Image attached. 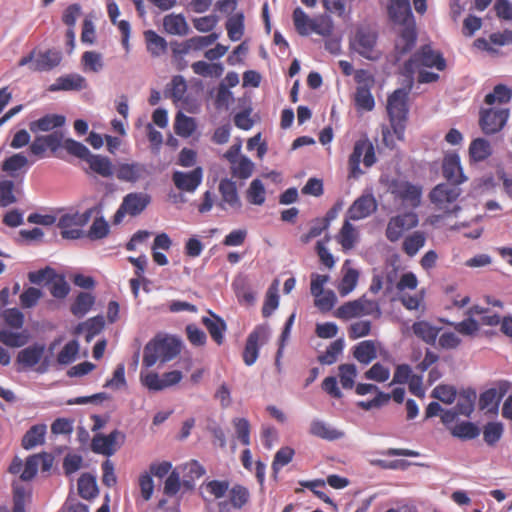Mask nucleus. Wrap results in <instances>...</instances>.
<instances>
[{
  "mask_svg": "<svg viewBox=\"0 0 512 512\" xmlns=\"http://www.w3.org/2000/svg\"><path fill=\"white\" fill-rule=\"evenodd\" d=\"M387 13L397 34L395 40L396 58L409 53L417 40L416 23L409 0H389Z\"/></svg>",
  "mask_w": 512,
  "mask_h": 512,
  "instance_id": "f257e3e1",
  "label": "nucleus"
},
{
  "mask_svg": "<svg viewBox=\"0 0 512 512\" xmlns=\"http://www.w3.org/2000/svg\"><path fill=\"white\" fill-rule=\"evenodd\" d=\"M181 351V343L174 337L156 338L144 348L142 363L152 367L157 361L162 363L174 359Z\"/></svg>",
  "mask_w": 512,
  "mask_h": 512,
  "instance_id": "f03ea898",
  "label": "nucleus"
},
{
  "mask_svg": "<svg viewBox=\"0 0 512 512\" xmlns=\"http://www.w3.org/2000/svg\"><path fill=\"white\" fill-rule=\"evenodd\" d=\"M408 92L405 89H396L387 100V112L393 134L397 140L404 139L408 115Z\"/></svg>",
  "mask_w": 512,
  "mask_h": 512,
  "instance_id": "7ed1b4c3",
  "label": "nucleus"
},
{
  "mask_svg": "<svg viewBox=\"0 0 512 512\" xmlns=\"http://www.w3.org/2000/svg\"><path fill=\"white\" fill-rule=\"evenodd\" d=\"M446 60L440 51H436L431 45L421 46L408 61L404 63V70L408 74H413L422 67L436 68L438 71L446 69Z\"/></svg>",
  "mask_w": 512,
  "mask_h": 512,
  "instance_id": "20e7f679",
  "label": "nucleus"
},
{
  "mask_svg": "<svg viewBox=\"0 0 512 512\" xmlns=\"http://www.w3.org/2000/svg\"><path fill=\"white\" fill-rule=\"evenodd\" d=\"M62 59V53L58 49L51 48L39 52L34 49L19 60L18 66L29 65V69L33 72H48L58 67Z\"/></svg>",
  "mask_w": 512,
  "mask_h": 512,
  "instance_id": "39448f33",
  "label": "nucleus"
},
{
  "mask_svg": "<svg viewBox=\"0 0 512 512\" xmlns=\"http://www.w3.org/2000/svg\"><path fill=\"white\" fill-rule=\"evenodd\" d=\"M461 192V188L455 184L440 183L431 190L429 198L438 210L450 214L460 210L456 201Z\"/></svg>",
  "mask_w": 512,
  "mask_h": 512,
  "instance_id": "423d86ee",
  "label": "nucleus"
},
{
  "mask_svg": "<svg viewBox=\"0 0 512 512\" xmlns=\"http://www.w3.org/2000/svg\"><path fill=\"white\" fill-rule=\"evenodd\" d=\"M362 155L365 167H371L376 162L375 149L368 138L359 139L354 144L348 161L350 178H358L363 173L360 169Z\"/></svg>",
  "mask_w": 512,
  "mask_h": 512,
  "instance_id": "0eeeda50",
  "label": "nucleus"
},
{
  "mask_svg": "<svg viewBox=\"0 0 512 512\" xmlns=\"http://www.w3.org/2000/svg\"><path fill=\"white\" fill-rule=\"evenodd\" d=\"M380 315L379 304L375 300H371L362 296L358 299L345 302L337 308L334 315L341 320H349L367 315Z\"/></svg>",
  "mask_w": 512,
  "mask_h": 512,
  "instance_id": "6e6552de",
  "label": "nucleus"
},
{
  "mask_svg": "<svg viewBox=\"0 0 512 512\" xmlns=\"http://www.w3.org/2000/svg\"><path fill=\"white\" fill-rule=\"evenodd\" d=\"M91 215V209L83 213L62 215L58 221V227L61 230V236L65 239L81 238L83 236L82 227H84L89 222Z\"/></svg>",
  "mask_w": 512,
  "mask_h": 512,
  "instance_id": "1a4fd4ad",
  "label": "nucleus"
},
{
  "mask_svg": "<svg viewBox=\"0 0 512 512\" xmlns=\"http://www.w3.org/2000/svg\"><path fill=\"white\" fill-rule=\"evenodd\" d=\"M509 118L508 108L481 109L479 113V125L483 133L492 135L501 131Z\"/></svg>",
  "mask_w": 512,
  "mask_h": 512,
  "instance_id": "9d476101",
  "label": "nucleus"
},
{
  "mask_svg": "<svg viewBox=\"0 0 512 512\" xmlns=\"http://www.w3.org/2000/svg\"><path fill=\"white\" fill-rule=\"evenodd\" d=\"M269 335L270 329L267 324L256 326L248 335L243 351V361L247 366L256 362L259 356V348L268 341Z\"/></svg>",
  "mask_w": 512,
  "mask_h": 512,
  "instance_id": "9b49d317",
  "label": "nucleus"
},
{
  "mask_svg": "<svg viewBox=\"0 0 512 512\" xmlns=\"http://www.w3.org/2000/svg\"><path fill=\"white\" fill-rule=\"evenodd\" d=\"M391 194L404 205L416 208L421 203L422 187L406 180H393L389 186Z\"/></svg>",
  "mask_w": 512,
  "mask_h": 512,
  "instance_id": "f8f14e48",
  "label": "nucleus"
},
{
  "mask_svg": "<svg viewBox=\"0 0 512 512\" xmlns=\"http://www.w3.org/2000/svg\"><path fill=\"white\" fill-rule=\"evenodd\" d=\"M419 219L416 213L406 212L389 219L385 231V236L390 242H397L403 236L405 231L418 226Z\"/></svg>",
  "mask_w": 512,
  "mask_h": 512,
  "instance_id": "ddd939ff",
  "label": "nucleus"
},
{
  "mask_svg": "<svg viewBox=\"0 0 512 512\" xmlns=\"http://www.w3.org/2000/svg\"><path fill=\"white\" fill-rule=\"evenodd\" d=\"M377 42V33L368 28H360L357 30L353 47L364 58L374 60L378 56L375 53V45Z\"/></svg>",
  "mask_w": 512,
  "mask_h": 512,
  "instance_id": "4468645a",
  "label": "nucleus"
},
{
  "mask_svg": "<svg viewBox=\"0 0 512 512\" xmlns=\"http://www.w3.org/2000/svg\"><path fill=\"white\" fill-rule=\"evenodd\" d=\"M203 180V169L196 167L192 171H174L172 181L175 187L182 192L194 193Z\"/></svg>",
  "mask_w": 512,
  "mask_h": 512,
  "instance_id": "2eb2a0df",
  "label": "nucleus"
},
{
  "mask_svg": "<svg viewBox=\"0 0 512 512\" xmlns=\"http://www.w3.org/2000/svg\"><path fill=\"white\" fill-rule=\"evenodd\" d=\"M508 383L500 382L499 388H490L482 392L479 397L478 407L485 413L496 414L503 396L508 391Z\"/></svg>",
  "mask_w": 512,
  "mask_h": 512,
  "instance_id": "dca6fc26",
  "label": "nucleus"
},
{
  "mask_svg": "<svg viewBox=\"0 0 512 512\" xmlns=\"http://www.w3.org/2000/svg\"><path fill=\"white\" fill-rule=\"evenodd\" d=\"M221 200L218 203L219 208L227 210L228 208L233 210H240L242 202L240 200L236 183L228 178L221 179L218 186Z\"/></svg>",
  "mask_w": 512,
  "mask_h": 512,
  "instance_id": "f3484780",
  "label": "nucleus"
},
{
  "mask_svg": "<svg viewBox=\"0 0 512 512\" xmlns=\"http://www.w3.org/2000/svg\"><path fill=\"white\" fill-rule=\"evenodd\" d=\"M292 18L295 29L301 36H307L311 32H315L323 36L330 33V29L323 30L317 21L310 18L300 7L294 9Z\"/></svg>",
  "mask_w": 512,
  "mask_h": 512,
  "instance_id": "a211bd4d",
  "label": "nucleus"
},
{
  "mask_svg": "<svg viewBox=\"0 0 512 512\" xmlns=\"http://www.w3.org/2000/svg\"><path fill=\"white\" fill-rule=\"evenodd\" d=\"M377 202L372 194H364L357 198L347 211L348 219L357 221L374 213Z\"/></svg>",
  "mask_w": 512,
  "mask_h": 512,
  "instance_id": "6ab92c4d",
  "label": "nucleus"
},
{
  "mask_svg": "<svg viewBox=\"0 0 512 512\" xmlns=\"http://www.w3.org/2000/svg\"><path fill=\"white\" fill-rule=\"evenodd\" d=\"M442 173L448 183L457 186L467 180L460 164V157L457 153H448L445 155L442 164Z\"/></svg>",
  "mask_w": 512,
  "mask_h": 512,
  "instance_id": "aec40b11",
  "label": "nucleus"
},
{
  "mask_svg": "<svg viewBox=\"0 0 512 512\" xmlns=\"http://www.w3.org/2000/svg\"><path fill=\"white\" fill-rule=\"evenodd\" d=\"M87 88L86 79L77 73L60 76L48 87V91H81Z\"/></svg>",
  "mask_w": 512,
  "mask_h": 512,
  "instance_id": "412c9836",
  "label": "nucleus"
},
{
  "mask_svg": "<svg viewBox=\"0 0 512 512\" xmlns=\"http://www.w3.org/2000/svg\"><path fill=\"white\" fill-rule=\"evenodd\" d=\"M121 437L125 438L118 430H114L108 435H96L91 443L92 450L95 453L111 456L115 453L117 447V439Z\"/></svg>",
  "mask_w": 512,
  "mask_h": 512,
  "instance_id": "4be33fe9",
  "label": "nucleus"
},
{
  "mask_svg": "<svg viewBox=\"0 0 512 512\" xmlns=\"http://www.w3.org/2000/svg\"><path fill=\"white\" fill-rule=\"evenodd\" d=\"M148 174L146 165L139 162L120 164L116 171V177L119 180L131 183L145 178Z\"/></svg>",
  "mask_w": 512,
  "mask_h": 512,
  "instance_id": "5701e85b",
  "label": "nucleus"
},
{
  "mask_svg": "<svg viewBox=\"0 0 512 512\" xmlns=\"http://www.w3.org/2000/svg\"><path fill=\"white\" fill-rule=\"evenodd\" d=\"M150 201L151 197L147 193L133 192L123 198L122 204L130 216H137L146 209Z\"/></svg>",
  "mask_w": 512,
  "mask_h": 512,
  "instance_id": "b1692460",
  "label": "nucleus"
},
{
  "mask_svg": "<svg viewBox=\"0 0 512 512\" xmlns=\"http://www.w3.org/2000/svg\"><path fill=\"white\" fill-rule=\"evenodd\" d=\"M209 314L210 317H202V324L208 330L213 341L221 345L224 342V333L227 329V325L225 321L215 313L209 311Z\"/></svg>",
  "mask_w": 512,
  "mask_h": 512,
  "instance_id": "393cba45",
  "label": "nucleus"
},
{
  "mask_svg": "<svg viewBox=\"0 0 512 512\" xmlns=\"http://www.w3.org/2000/svg\"><path fill=\"white\" fill-rule=\"evenodd\" d=\"M182 484L187 490H192L195 486V480L201 478L205 474V468L196 460H191L181 467Z\"/></svg>",
  "mask_w": 512,
  "mask_h": 512,
  "instance_id": "a878e982",
  "label": "nucleus"
},
{
  "mask_svg": "<svg viewBox=\"0 0 512 512\" xmlns=\"http://www.w3.org/2000/svg\"><path fill=\"white\" fill-rule=\"evenodd\" d=\"M45 352V345L35 343L21 350L17 355V363L25 368H31L38 364Z\"/></svg>",
  "mask_w": 512,
  "mask_h": 512,
  "instance_id": "bb28decb",
  "label": "nucleus"
},
{
  "mask_svg": "<svg viewBox=\"0 0 512 512\" xmlns=\"http://www.w3.org/2000/svg\"><path fill=\"white\" fill-rule=\"evenodd\" d=\"M163 28L167 34L185 36L189 33V25L182 14H168L163 18Z\"/></svg>",
  "mask_w": 512,
  "mask_h": 512,
  "instance_id": "cd10ccee",
  "label": "nucleus"
},
{
  "mask_svg": "<svg viewBox=\"0 0 512 512\" xmlns=\"http://www.w3.org/2000/svg\"><path fill=\"white\" fill-rule=\"evenodd\" d=\"M412 330L423 342L434 345L441 331V327H436L426 320H421L413 323Z\"/></svg>",
  "mask_w": 512,
  "mask_h": 512,
  "instance_id": "c85d7f7f",
  "label": "nucleus"
},
{
  "mask_svg": "<svg viewBox=\"0 0 512 512\" xmlns=\"http://www.w3.org/2000/svg\"><path fill=\"white\" fill-rule=\"evenodd\" d=\"M353 357L361 364L368 365L377 358V348L373 340H364L353 347Z\"/></svg>",
  "mask_w": 512,
  "mask_h": 512,
  "instance_id": "c756f323",
  "label": "nucleus"
},
{
  "mask_svg": "<svg viewBox=\"0 0 512 512\" xmlns=\"http://www.w3.org/2000/svg\"><path fill=\"white\" fill-rule=\"evenodd\" d=\"M309 433L328 441L337 440L344 436L342 431L330 427L327 423L319 419H315L311 422Z\"/></svg>",
  "mask_w": 512,
  "mask_h": 512,
  "instance_id": "7c9ffc66",
  "label": "nucleus"
},
{
  "mask_svg": "<svg viewBox=\"0 0 512 512\" xmlns=\"http://www.w3.org/2000/svg\"><path fill=\"white\" fill-rule=\"evenodd\" d=\"M426 234L415 231L406 236L402 243V251L409 257H414L425 246Z\"/></svg>",
  "mask_w": 512,
  "mask_h": 512,
  "instance_id": "2f4dec72",
  "label": "nucleus"
},
{
  "mask_svg": "<svg viewBox=\"0 0 512 512\" xmlns=\"http://www.w3.org/2000/svg\"><path fill=\"white\" fill-rule=\"evenodd\" d=\"M147 51L152 57H159L167 50V41L154 30L144 31Z\"/></svg>",
  "mask_w": 512,
  "mask_h": 512,
  "instance_id": "473e14b6",
  "label": "nucleus"
},
{
  "mask_svg": "<svg viewBox=\"0 0 512 512\" xmlns=\"http://www.w3.org/2000/svg\"><path fill=\"white\" fill-rule=\"evenodd\" d=\"M65 123V117L57 114H48L40 119L30 123V130L32 132L38 131H50L54 128L63 126Z\"/></svg>",
  "mask_w": 512,
  "mask_h": 512,
  "instance_id": "72a5a7b5",
  "label": "nucleus"
},
{
  "mask_svg": "<svg viewBox=\"0 0 512 512\" xmlns=\"http://www.w3.org/2000/svg\"><path fill=\"white\" fill-rule=\"evenodd\" d=\"M492 148L490 142L484 138L474 139L469 146V156L474 162H482L490 157Z\"/></svg>",
  "mask_w": 512,
  "mask_h": 512,
  "instance_id": "f704fd0d",
  "label": "nucleus"
},
{
  "mask_svg": "<svg viewBox=\"0 0 512 512\" xmlns=\"http://www.w3.org/2000/svg\"><path fill=\"white\" fill-rule=\"evenodd\" d=\"M46 434V425L37 424L33 425L23 436L22 438V447L26 450H30L37 445H40L44 442V437Z\"/></svg>",
  "mask_w": 512,
  "mask_h": 512,
  "instance_id": "c9c22d12",
  "label": "nucleus"
},
{
  "mask_svg": "<svg viewBox=\"0 0 512 512\" xmlns=\"http://www.w3.org/2000/svg\"><path fill=\"white\" fill-rule=\"evenodd\" d=\"M86 162L93 172L102 177L108 178L114 173L112 162L108 157L91 154Z\"/></svg>",
  "mask_w": 512,
  "mask_h": 512,
  "instance_id": "e433bc0d",
  "label": "nucleus"
},
{
  "mask_svg": "<svg viewBox=\"0 0 512 512\" xmlns=\"http://www.w3.org/2000/svg\"><path fill=\"white\" fill-rule=\"evenodd\" d=\"M477 395L473 389H466L459 393L457 404L454 407L458 413L464 416H470L474 410Z\"/></svg>",
  "mask_w": 512,
  "mask_h": 512,
  "instance_id": "4c0bfd02",
  "label": "nucleus"
},
{
  "mask_svg": "<svg viewBox=\"0 0 512 512\" xmlns=\"http://www.w3.org/2000/svg\"><path fill=\"white\" fill-rule=\"evenodd\" d=\"M193 72L202 77L219 78L224 71L221 63H208L205 61H196L191 65Z\"/></svg>",
  "mask_w": 512,
  "mask_h": 512,
  "instance_id": "58836bf2",
  "label": "nucleus"
},
{
  "mask_svg": "<svg viewBox=\"0 0 512 512\" xmlns=\"http://www.w3.org/2000/svg\"><path fill=\"white\" fill-rule=\"evenodd\" d=\"M95 298L91 293L81 292L71 305V312L76 317H83L92 308Z\"/></svg>",
  "mask_w": 512,
  "mask_h": 512,
  "instance_id": "ea45409f",
  "label": "nucleus"
},
{
  "mask_svg": "<svg viewBox=\"0 0 512 512\" xmlns=\"http://www.w3.org/2000/svg\"><path fill=\"white\" fill-rule=\"evenodd\" d=\"M228 37L232 41H238L244 33V16L242 13L235 14L228 18L226 22Z\"/></svg>",
  "mask_w": 512,
  "mask_h": 512,
  "instance_id": "a19ab883",
  "label": "nucleus"
},
{
  "mask_svg": "<svg viewBox=\"0 0 512 512\" xmlns=\"http://www.w3.org/2000/svg\"><path fill=\"white\" fill-rule=\"evenodd\" d=\"M78 492L84 499H92L97 496L98 489L93 476L83 474L78 479Z\"/></svg>",
  "mask_w": 512,
  "mask_h": 512,
  "instance_id": "79ce46f5",
  "label": "nucleus"
},
{
  "mask_svg": "<svg viewBox=\"0 0 512 512\" xmlns=\"http://www.w3.org/2000/svg\"><path fill=\"white\" fill-rule=\"evenodd\" d=\"M29 336L25 332H12L0 330V342L9 347H22L28 342Z\"/></svg>",
  "mask_w": 512,
  "mask_h": 512,
  "instance_id": "37998d69",
  "label": "nucleus"
},
{
  "mask_svg": "<svg viewBox=\"0 0 512 512\" xmlns=\"http://www.w3.org/2000/svg\"><path fill=\"white\" fill-rule=\"evenodd\" d=\"M511 97V90L503 84H498L494 87L491 93H488L485 96L484 102L488 105H493L496 102L499 104H505L511 100Z\"/></svg>",
  "mask_w": 512,
  "mask_h": 512,
  "instance_id": "c03bdc74",
  "label": "nucleus"
},
{
  "mask_svg": "<svg viewBox=\"0 0 512 512\" xmlns=\"http://www.w3.org/2000/svg\"><path fill=\"white\" fill-rule=\"evenodd\" d=\"M450 431L454 437L465 440L474 439L480 434L479 428L472 422H461L456 424L450 429Z\"/></svg>",
  "mask_w": 512,
  "mask_h": 512,
  "instance_id": "a18cd8bd",
  "label": "nucleus"
},
{
  "mask_svg": "<svg viewBox=\"0 0 512 512\" xmlns=\"http://www.w3.org/2000/svg\"><path fill=\"white\" fill-rule=\"evenodd\" d=\"M49 291L51 295L57 299H64L70 291V286L63 275L54 274L49 279Z\"/></svg>",
  "mask_w": 512,
  "mask_h": 512,
  "instance_id": "49530a36",
  "label": "nucleus"
},
{
  "mask_svg": "<svg viewBox=\"0 0 512 512\" xmlns=\"http://www.w3.org/2000/svg\"><path fill=\"white\" fill-rule=\"evenodd\" d=\"M175 132L182 137H189L196 129L195 121L192 117L178 113L175 119Z\"/></svg>",
  "mask_w": 512,
  "mask_h": 512,
  "instance_id": "de8ad7c7",
  "label": "nucleus"
},
{
  "mask_svg": "<svg viewBox=\"0 0 512 512\" xmlns=\"http://www.w3.org/2000/svg\"><path fill=\"white\" fill-rule=\"evenodd\" d=\"M278 282L275 281L268 289L262 307L263 317H269L279 305Z\"/></svg>",
  "mask_w": 512,
  "mask_h": 512,
  "instance_id": "09e8293b",
  "label": "nucleus"
},
{
  "mask_svg": "<svg viewBox=\"0 0 512 512\" xmlns=\"http://www.w3.org/2000/svg\"><path fill=\"white\" fill-rule=\"evenodd\" d=\"M230 503L234 508L241 509L250 498L249 490L240 484L234 485L229 491Z\"/></svg>",
  "mask_w": 512,
  "mask_h": 512,
  "instance_id": "8fccbe9b",
  "label": "nucleus"
},
{
  "mask_svg": "<svg viewBox=\"0 0 512 512\" xmlns=\"http://www.w3.org/2000/svg\"><path fill=\"white\" fill-rule=\"evenodd\" d=\"M79 343L73 339L66 343L57 355V362L60 365H68L72 363L78 356Z\"/></svg>",
  "mask_w": 512,
  "mask_h": 512,
  "instance_id": "3c124183",
  "label": "nucleus"
},
{
  "mask_svg": "<svg viewBox=\"0 0 512 512\" xmlns=\"http://www.w3.org/2000/svg\"><path fill=\"white\" fill-rule=\"evenodd\" d=\"M81 63L84 71L97 73L103 68L102 56L95 51H86L82 54Z\"/></svg>",
  "mask_w": 512,
  "mask_h": 512,
  "instance_id": "603ef678",
  "label": "nucleus"
},
{
  "mask_svg": "<svg viewBox=\"0 0 512 512\" xmlns=\"http://www.w3.org/2000/svg\"><path fill=\"white\" fill-rule=\"evenodd\" d=\"M344 348L343 339H337L332 342L326 351L318 357V361L324 365H332L337 361L338 355Z\"/></svg>",
  "mask_w": 512,
  "mask_h": 512,
  "instance_id": "864d4df0",
  "label": "nucleus"
},
{
  "mask_svg": "<svg viewBox=\"0 0 512 512\" xmlns=\"http://www.w3.org/2000/svg\"><path fill=\"white\" fill-rule=\"evenodd\" d=\"M356 237L353 225L346 220L338 235V242L341 244L343 250L346 251L352 249L356 242Z\"/></svg>",
  "mask_w": 512,
  "mask_h": 512,
  "instance_id": "5fc2aeb1",
  "label": "nucleus"
},
{
  "mask_svg": "<svg viewBox=\"0 0 512 512\" xmlns=\"http://www.w3.org/2000/svg\"><path fill=\"white\" fill-rule=\"evenodd\" d=\"M246 197L249 203L262 205L265 202V188L261 180L254 179L247 190Z\"/></svg>",
  "mask_w": 512,
  "mask_h": 512,
  "instance_id": "6e6d98bb",
  "label": "nucleus"
},
{
  "mask_svg": "<svg viewBox=\"0 0 512 512\" xmlns=\"http://www.w3.org/2000/svg\"><path fill=\"white\" fill-rule=\"evenodd\" d=\"M456 332L463 336L474 337L480 330L479 322L472 317H468L457 323H449Z\"/></svg>",
  "mask_w": 512,
  "mask_h": 512,
  "instance_id": "4d7b16f0",
  "label": "nucleus"
},
{
  "mask_svg": "<svg viewBox=\"0 0 512 512\" xmlns=\"http://www.w3.org/2000/svg\"><path fill=\"white\" fill-rule=\"evenodd\" d=\"M503 435V425L500 422H489L483 428V439L489 446H494Z\"/></svg>",
  "mask_w": 512,
  "mask_h": 512,
  "instance_id": "13d9d810",
  "label": "nucleus"
},
{
  "mask_svg": "<svg viewBox=\"0 0 512 512\" xmlns=\"http://www.w3.org/2000/svg\"><path fill=\"white\" fill-rule=\"evenodd\" d=\"M340 383L344 389H352L355 385L357 369L354 364H341L338 367Z\"/></svg>",
  "mask_w": 512,
  "mask_h": 512,
  "instance_id": "bf43d9fd",
  "label": "nucleus"
},
{
  "mask_svg": "<svg viewBox=\"0 0 512 512\" xmlns=\"http://www.w3.org/2000/svg\"><path fill=\"white\" fill-rule=\"evenodd\" d=\"M232 423L235 428L236 437L239 439L241 444L244 446H249L251 443V426L249 421L246 418H234Z\"/></svg>",
  "mask_w": 512,
  "mask_h": 512,
  "instance_id": "052dcab7",
  "label": "nucleus"
},
{
  "mask_svg": "<svg viewBox=\"0 0 512 512\" xmlns=\"http://www.w3.org/2000/svg\"><path fill=\"white\" fill-rule=\"evenodd\" d=\"M354 100L355 106L359 110L371 111L375 106V101L371 94V89L356 88Z\"/></svg>",
  "mask_w": 512,
  "mask_h": 512,
  "instance_id": "680f3d73",
  "label": "nucleus"
},
{
  "mask_svg": "<svg viewBox=\"0 0 512 512\" xmlns=\"http://www.w3.org/2000/svg\"><path fill=\"white\" fill-rule=\"evenodd\" d=\"M31 494L23 486H13V508L11 512H26L25 504L29 500Z\"/></svg>",
  "mask_w": 512,
  "mask_h": 512,
  "instance_id": "e2e57ef3",
  "label": "nucleus"
},
{
  "mask_svg": "<svg viewBox=\"0 0 512 512\" xmlns=\"http://www.w3.org/2000/svg\"><path fill=\"white\" fill-rule=\"evenodd\" d=\"M432 397L445 404H452L457 397V391L451 385H438L432 391Z\"/></svg>",
  "mask_w": 512,
  "mask_h": 512,
  "instance_id": "0e129e2a",
  "label": "nucleus"
},
{
  "mask_svg": "<svg viewBox=\"0 0 512 512\" xmlns=\"http://www.w3.org/2000/svg\"><path fill=\"white\" fill-rule=\"evenodd\" d=\"M294 454L295 451L291 447L285 446L280 448L276 452L272 462L273 471L278 472L282 467L289 464L292 461Z\"/></svg>",
  "mask_w": 512,
  "mask_h": 512,
  "instance_id": "69168bd1",
  "label": "nucleus"
},
{
  "mask_svg": "<svg viewBox=\"0 0 512 512\" xmlns=\"http://www.w3.org/2000/svg\"><path fill=\"white\" fill-rule=\"evenodd\" d=\"M63 147L69 154L85 161H87L91 155L89 149L84 144L70 138L64 140Z\"/></svg>",
  "mask_w": 512,
  "mask_h": 512,
  "instance_id": "338daca9",
  "label": "nucleus"
},
{
  "mask_svg": "<svg viewBox=\"0 0 512 512\" xmlns=\"http://www.w3.org/2000/svg\"><path fill=\"white\" fill-rule=\"evenodd\" d=\"M358 271L355 269H349L343 276L341 283L339 284L338 290L341 296H346L354 290L358 282Z\"/></svg>",
  "mask_w": 512,
  "mask_h": 512,
  "instance_id": "774afa93",
  "label": "nucleus"
}]
</instances>
